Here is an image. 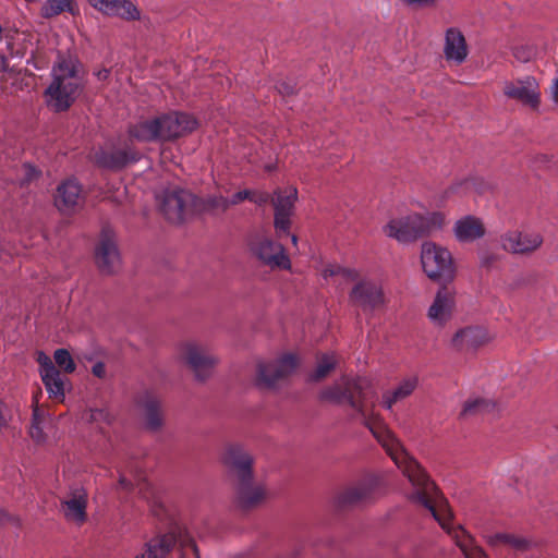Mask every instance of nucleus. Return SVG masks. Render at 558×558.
Here are the masks:
<instances>
[{"instance_id":"f257e3e1","label":"nucleus","mask_w":558,"mask_h":558,"mask_svg":"<svg viewBox=\"0 0 558 558\" xmlns=\"http://www.w3.org/2000/svg\"><path fill=\"white\" fill-rule=\"evenodd\" d=\"M367 383L361 378L343 376L339 381L322 389L319 400L333 404H348L363 418L364 425L386 450L395 464L408 477L413 487L410 499L424 506L434 519L451 536L465 558H488L485 550L475 543L473 536L463 526L451 525L452 512L447 499L418 464L403 448L399 439L375 414L366 413Z\"/></svg>"},{"instance_id":"f03ea898","label":"nucleus","mask_w":558,"mask_h":558,"mask_svg":"<svg viewBox=\"0 0 558 558\" xmlns=\"http://www.w3.org/2000/svg\"><path fill=\"white\" fill-rule=\"evenodd\" d=\"M82 78L75 59L62 58L52 69V81L45 92L46 102L54 111L66 110L78 95Z\"/></svg>"},{"instance_id":"7ed1b4c3","label":"nucleus","mask_w":558,"mask_h":558,"mask_svg":"<svg viewBox=\"0 0 558 558\" xmlns=\"http://www.w3.org/2000/svg\"><path fill=\"white\" fill-rule=\"evenodd\" d=\"M197 121L187 113L171 112L141 121L130 129L131 141H168L194 131Z\"/></svg>"},{"instance_id":"20e7f679","label":"nucleus","mask_w":558,"mask_h":558,"mask_svg":"<svg viewBox=\"0 0 558 558\" xmlns=\"http://www.w3.org/2000/svg\"><path fill=\"white\" fill-rule=\"evenodd\" d=\"M444 221L445 217L440 213H432L426 216L409 215L391 220L385 227V233L399 242H411L440 229Z\"/></svg>"},{"instance_id":"39448f33","label":"nucleus","mask_w":558,"mask_h":558,"mask_svg":"<svg viewBox=\"0 0 558 558\" xmlns=\"http://www.w3.org/2000/svg\"><path fill=\"white\" fill-rule=\"evenodd\" d=\"M178 357L194 374L196 380H206L210 377L218 357L210 352L206 344L196 340H186L178 347Z\"/></svg>"},{"instance_id":"423d86ee","label":"nucleus","mask_w":558,"mask_h":558,"mask_svg":"<svg viewBox=\"0 0 558 558\" xmlns=\"http://www.w3.org/2000/svg\"><path fill=\"white\" fill-rule=\"evenodd\" d=\"M296 201V187L290 185L281 190V270H291L290 255L299 252V238L295 233L290 232V217L294 213Z\"/></svg>"},{"instance_id":"0eeeda50","label":"nucleus","mask_w":558,"mask_h":558,"mask_svg":"<svg viewBox=\"0 0 558 558\" xmlns=\"http://www.w3.org/2000/svg\"><path fill=\"white\" fill-rule=\"evenodd\" d=\"M157 199L166 219L173 223L182 222L197 209L195 196L179 187L166 189Z\"/></svg>"},{"instance_id":"6e6552de","label":"nucleus","mask_w":558,"mask_h":558,"mask_svg":"<svg viewBox=\"0 0 558 558\" xmlns=\"http://www.w3.org/2000/svg\"><path fill=\"white\" fill-rule=\"evenodd\" d=\"M422 267L426 276L433 280L449 281L454 276L451 253L432 242H425L421 252Z\"/></svg>"},{"instance_id":"1a4fd4ad","label":"nucleus","mask_w":558,"mask_h":558,"mask_svg":"<svg viewBox=\"0 0 558 558\" xmlns=\"http://www.w3.org/2000/svg\"><path fill=\"white\" fill-rule=\"evenodd\" d=\"M278 229L257 231L248 242L251 254L264 266L271 269L279 267V246L277 243Z\"/></svg>"},{"instance_id":"9d476101","label":"nucleus","mask_w":558,"mask_h":558,"mask_svg":"<svg viewBox=\"0 0 558 558\" xmlns=\"http://www.w3.org/2000/svg\"><path fill=\"white\" fill-rule=\"evenodd\" d=\"M379 487L380 478L375 474H366L338 496V506L351 507L367 502L375 497Z\"/></svg>"},{"instance_id":"9b49d317","label":"nucleus","mask_w":558,"mask_h":558,"mask_svg":"<svg viewBox=\"0 0 558 558\" xmlns=\"http://www.w3.org/2000/svg\"><path fill=\"white\" fill-rule=\"evenodd\" d=\"M350 301L364 313L380 310L386 302L383 288L372 280L359 281L350 292Z\"/></svg>"},{"instance_id":"f8f14e48","label":"nucleus","mask_w":558,"mask_h":558,"mask_svg":"<svg viewBox=\"0 0 558 558\" xmlns=\"http://www.w3.org/2000/svg\"><path fill=\"white\" fill-rule=\"evenodd\" d=\"M486 543L498 558H509L510 555H521L529 551L533 542L522 535L498 532L485 536Z\"/></svg>"},{"instance_id":"ddd939ff","label":"nucleus","mask_w":558,"mask_h":558,"mask_svg":"<svg viewBox=\"0 0 558 558\" xmlns=\"http://www.w3.org/2000/svg\"><path fill=\"white\" fill-rule=\"evenodd\" d=\"M222 461L235 478V483L253 477L252 465L254 460L243 446L229 445L223 451Z\"/></svg>"},{"instance_id":"4468645a","label":"nucleus","mask_w":558,"mask_h":558,"mask_svg":"<svg viewBox=\"0 0 558 558\" xmlns=\"http://www.w3.org/2000/svg\"><path fill=\"white\" fill-rule=\"evenodd\" d=\"M279 384V357H258L255 363L254 385L263 392L276 391Z\"/></svg>"},{"instance_id":"2eb2a0df","label":"nucleus","mask_w":558,"mask_h":558,"mask_svg":"<svg viewBox=\"0 0 558 558\" xmlns=\"http://www.w3.org/2000/svg\"><path fill=\"white\" fill-rule=\"evenodd\" d=\"M505 251L513 254H529L537 250L543 238L535 231H511L500 238Z\"/></svg>"},{"instance_id":"dca6fc26","label":"nucleus","mask_w":558,"mask_h":558,"mask_svg":"<svg viewBox=\"0 0 558 558\" xmlns=\"http://www.w3.org/2000/svg\"><path fill=\"white\" fill-rule=\"evenodd\" d=\"M456 310V293L447 287L438 290L432 305L428 308L427 317L435 326H444L451 318Z\"/></svg>"},{"instance_id":"f3484780","label":"nucleus","mask_w":558,"mask_h":558,"mask_svg":"<svg viewBox=\"0 0 558 558\" xmlns=\"http://www.w3.org/2000/svg\"><path fill=\"white\" fill-rule=\"evenodd\" d=\"M95 258L102 272L112 274L119 268L120 254L113 235L109 231L102 233L96 248Z\"/></svg>"},{"instance_id":"a211bd4d","label":"nucleus","mask_w":558,"mask_h":558,"mask_svg":"<svg viewBox=\"0 0 558 558\" xmlns=\"http://www.w3.org/2000/svg\"><path fill=\"white\" fill-rule=\"evenodd\" d=\"M504 93L507 97L519 100L532 108L537 107L539 102L537 84L535 80L530 76L524 80L506 83Z\"/></svg>"},{"instance_id":"6ab92c4d","label":"nucleus","mask_w":558,"mask_h":558,"mask_svg":"<svg viewBox=\"0 0 558 558\" xmlns=\"http://www.w3.org/2000/svg\"><path fill=\"white\" fill-rule=\"evenodd\" d=\"M239 502L245 508L263 504L269 496V488L263 483L253 482V477L235 483Z\"/></svg>"},{"instance_id":"aec40b11","label":"nucleus","mask_w":558,"mask_h":558,"mask_svg":"<svg viewBox=\"0 0 558 558\" xmlns=\"http://www.w3.org/2000/svg\"><path fill=\"white\" fill-rule=\"evenodd\" d=\"M488 331L480 326L459 329L452 337V347L459 351L476 350L489 341Z\"/></svg>"},{"instance_id":"412c9836","label":"nucleus","mask_w":558,"mask_h":558,"mask_svg":"<svg viewBox=\"0 0 558 558\" xmlns=\"http://www.w3.org/2000/svg\"><path fill=\"white\" fill-rule=\"evenodd\" d=\"M93 159L102 168L117 169L135 160L136 154L129 145H125L124 148L99 149L94 154Z\"/></svg>"},{"instance_id":"4be33fe9","label":"nucleus","mask_w":558,"mask_h":558,"mask_svg":"<svg viewBox=\"0 0 558 558\" xmlns=\"http://www.w3.org/2000/svg\"><path fill=\"white\" fill-rule=\"evenodd\" d=\"M444 53L447 61L461 64L465 61L469 49L464 35L456 27H450L446 32Z\"/></svg>"},{"instance_id":"5701e85b","label":"nucleus","mask_w":558,"mask_h":558,"mask_svg":"<svg viewBox=\"0 0 558 558\" xmlns=\"http://www.w3.org/2000/svg\"><path fill=\"white\" fill-rule=\"evenodd\" d=\"M87 495L83 487H75L62 501V510L68 520L82 523L85 521Z\"/></svg>"},{"instance_id":"b1692460","label":"nucleus","mask_w":558,"mask_h":558,"mask_svg":"<svg viewBox=\"0 0 558 558\" xmlns=\"http://www.w3.org/2000/svg\"><path fill=\"white\" fill-rule=\"evenodd\" d=\"M81 199L82 189L74 179H69L58 186L54 203L61 211L65 213L76 208L81 204Z\"/></svg>"},{"instance_id":"393cba45","label":"nucleus","mask_w":558,"mask_h":558,"mask_svg":"<svg viewBox=\"0 0 558 558\" xmlns=\"http://www.w3.org/2000/svg\"><path fill=\"white\" fill-rule=\"evenodd\" d=\"M459 242H473L485 234V227L481 219L474 216H465L459 219L453 228Z\"/></svg>"},{"instance_id":"a878e982","label":"nucleus","mask_w":558,"mask_h":558,"mask_svg":"<svg viewBox=\"0 0 558 558\" xmlns=\"http://www.w3.org/2000/svg\"><path fill=\"white\" fill-rule=\"evenodd\" d=\"M138 405L146 427L151 430L158 429L162 425V414L158 398L146 392L140 399Z\"/></svg>"},{"instance_id":"bb28decb","label":"nucleus","mask_w":558,"mask_h":558,"mask_svg":"<svg viewBox=\"0 0 558 558\" xmlns=\"http://www.w3.org/2000/svg\"><path fill=\"white\" fill-rule=\"evenodd\" d=\"M418 378L410 376L403 378L396 388L383 393L381 405L387 410H392L393 405L410 397L417 388Z\"/></svg>"},{"instance_id":"cd10ccee","label":"nucleus","mask_w":558,"mask_h":558,"mask_svg":"<svg viewBox=\"0 0 558 558\" xmlns=\"http://www.w3.org/2000/svg\"><path fill=\"white\" fill-rule=\"evenodd\" d=\"M49 423L50 418L35 399L33 404V420L29 427V435L35 442L43 444L47 440V428Z\"/></svg>"},{"instance_id":"c85d7f7f","label":"nucleus","mask_w":558,"mask_h":558,"mask_svg":"<svg viewBox=\"0 0 558 558\" xmlns=\"http://www.w3.org/2000/svg\"><path fill=\"white\" fill-rule=\"evenodd\" d=\"M175 543L173 534L162 535L151 539L146 545L144 553L136 555L134 558H165Z\"/></svg>"},{"instance_id":"c756f323","label":"nucleus","mask_w":558,"mask_h":558,"mask_svg":"<svg viewBox=\"0 0 558 558\" xmlns=\"http://www.w3.org/2000/svg\"><path fill=\"white\" fill-rule=\"evenodd\" d=\"M64 12L72 15L78 13L75 0H46L40 8V14L45 19H51Z\"/></svg>"},{"instance_id":"7c9ffc66","label":"nucleus","mask_w":558,"mask_h":558,"mask_svg":"<svg viewBox=\"0 0 558 558\" xmlns=\"http://www.w3.org/2000/svg\"><path fill=\"white\" fill-rule=\"evenodd\" d=\"M335 354L324 353L317 357V364L314 371L308 375V381L319 383L327 378L337 366Z\"/></svg>"},{"instance_id":"2f4dec72","label":"nucleus","mask_w":558,"mask_h":558,"mask_svg":"<svg viewBox=\"0 0 558 558\" xmlns=\"http://www.w3.org/2000/svg\"><path fill=\"white\" fill-rule=\"evenodd\" d=\"M41 380L50 398L62 401L64 398L65 381L58 369L41 375Z\"/></svg>"},{"instance_id":"473e14b6","label":"nucleus","mask_w":558,"mask_h":558,"mask_svg":"<svg viewBox=\"0 0 558 558\" xmlns=\"http://www.w3.org/2000/svg\"><path fill=\"white\" fill-rule=\"evenodd\" d=\"M110 10L106 13L109 16L121 17L124 20L140 19V11L130 0H110Z\"/></svg>"},{"instance_id":"72a5a7b5","label":"nucleus","mask_w":558,"mask_h":558,"mask_svg":"<svg viewBox=\"0 0 558 558\" xmlns=\"http://www.w3.org/2000/svg\"><path fill=\"white\" fill-rule=\"evenodd\" d=\"M496 404L489 400L476 398L468 400L462 409V416L475 415L478 413H488L495 409Z\"/></svg>"},{"instance_id":"f704fd0d","label":"nucleus","mask_w":558,"mask_h":558,"mask_svg":"<svg viewBox=\"0 0 558 558\" xmlns=\"http://www.w3.org/2000/svg\"><path fill=\"white\" fill-rule=\"evenodd\" d=\"M251 202L258 206H264L270 203L274 207V229L279 228V202L274 196L268 192L252 191Z\"/></svg>"},{"instance_id":"c9c22d12","label":"nucleus","mask_w":558,"mask_h":558,"mask_svg":"<svg viewBox=\"0 0 558 558\" xmlns=\"http://www.w3.org/2000/svg\"><path fill=\"white\" fill-rule=\"evenodd\" d=\"M322 275L325 279H328L330 277L340 276L343 279H345L347 281H354L359 278V274L355 269L341 267V266L335 265V264L327 265L323 269Z\"/></svg>"},{"instance_id":"e433bc0d","label":"nucleus","mask_w":558,"mask_h":558,"mask_svg":"<svg viewBox=\"0 0 558 558\" xmlns=\"http://www.w3.org/2000/svg\"><path fill=\"white\" fill-rule=\"evenodd\" d=\"M229 208V198L223 196H211L205 202H199L197 199V209L196 211L207 210L213 213L225 211Z\"/></svg>"},{"instance_id":"4c0bfd02","label":"nucleus","mask_w":558,"mask_h":558,"mask_svg":"<svg viewBox=\"0 0 558 558\" xmlns=\"http://www.w3.org/2000/svg\"><path fill=\"white\" fill-rule=\"evenodd\" d=\"M54 361L57 365L65 373H72L75 369V364L65 349H58L54 352Z\"/></svg>"},{"instance_id":"58836bf2","label":"nucleus","mask_w":558,"mask_h":558,"mask_svg":"<svg viewBox=\"0 0 558 558\" xmlns=\"http://www.w3.org/2000/svg\"><path fill=\"white\" fill-rule=\"evenodd\" d=\"M300 365V359L293 353H281V378L293 373Z\"/></svg>"},{"instance_id":"ea45409f","label":"nucleus","mask_w":558,"mask_h":558,"mask_svg":"<svg viewBox=\"0 0 558 558\" xmlns=\"http://www.w3.org/2000/svg\"><path fill=\"white\" fill-rule=\"evenodd\" d=\"M85 418L90 421V422H106V423H110L111 415L105 409H94V410H89L87 412Z\"/></svg>"},{"instance_id":"a19ab883","label":"nucleus","mask_w":558,"mask_h":558,"mask_svg":"<svg viewBox=\"0 0 558 558\" xmlns=\"http://www.w3.org/2000/svg\"><path fill=\"white\" fill-rule=\"evenodd\" d=\"M37 362L39 364L40 376L45 375V373H49L52 372L53 369H57L51 359L43 352H39L37 354Z\"/></svg>"},{"instance_id":"79ce46f5","label":"nucleus","mask_w":558,"mask_h":558,"mask_svg":"<svg viewBox=\"0 0 558 558\" xmlns=\"http://www.w3.org/2000/svg\"><path fill=\"white\" fill-rule=\"evenodd\" d=\"M252 191L251 190H243L240 192H236L232 195L231 198H229V207L231 205H236L245 199L251 201Z\"/></svg>"},{"instance_id":"37998d69","label":"nucleus","mask_w":558,"mask_h":558,"mask_svg":"<svg viewBox=\"0 0 558 558\" xmlns=\"http://www.w3.org/2000/svg\"><path fill=\"white\" fill-rule=\"evenodd\" d=\"M533 50L531 48H515L514 57L520 61H529L533 56Z\"/></svg>"},{"instance_id":"c03bdc74","label":"nucleus","mask_w":558,"mask_h":558,"mask_svg":"<svg viewBox=\"0 0 558 558\" xmlns=\"http://www.w3.org/2000/svg\"><path fill=\"white\" fill-rule=\"evenodd\" d=\"M89 4L96 9L97 11L106 14L108 10H110L109 1L110 0H87Z\"/></svg>"},{"instance_id":"a18cd8bd","label":"nucleus","mask_w":558,"mask_h":558,"mask_svg":"<svg viewBox=\"0 0 558 558\" xmlns=\"http://www.w3.org/2000/svg\"><path fill=\"white\" fill-rule=\"evenodd\" d=\"M403 2L414 8H429L435 4L436 0H403Z\"/></svg>"},{"instance_id":"49530a36","label":"nucleus","mask_w":558,"mask_h":558,"mask_svg":"<svg viewBox=\"0 0 558 558\" xmlns=\"http://www.w3.org/2000/svg\"><path fill=\"white\" fill-rule=\"evenodd\" d=\"M109 74H110V72H109V70H107V69H101V70H99L98 72H96V76H97V78H98L99 81H105V80H107V78L109 77Z\"/></svg>"},{"instance_id":"de8ad7c7","label":"nucleus","mask_w":558,"mask_h":558,"mask_svg":"<svg viewBox=\"0 0 558 558\" xmlns=\"http://www.w3.org/2000/svg\"><path fill=\"white\" fill-rule=\"evenodd\" d=\"M119 486L123 489H129L132 483L123 475L120 476Z\"/></svg>"},{"instance_id":"09e8293b","label":"nucleus","mask_w":558,"mask_h":558,"mask_svg":"<svg viewBox=\"0 0 558 558\" xmlns=\"http://www.w3.org/2000/svg\"><path fill=\"white\" fill-rule=\"evenodd\" d=\"M4 410H5L4 404L0 402V429L3 426H5V424H7V420H5V415H4Z\"/></svg>"},{"instance_id":"8fccbe9b","label":"nucleus","mask_w":558,"mask_h":558,"mask_svg":"<svg viewBox=\"0 0 558 558\" xmlns=\"http://www.w3.org/2000/svg\"><path fill=\"white\" fill-rule=\"evenodd\" d=\"M104 365L102 364H96L94 365L93 367V373L98 376V377H101L104 375Z\"/></svg>"},{"instance_id":"3c124183","label":"nucleus","mask_w":558,"mask_h":558,"mask_svg":"<svg viewBox=\"0 0 558 558\" xmlns=\"http://www.w3.org/2000/svg\"><path fill=\"white\" fill-rule=\"evenodd\" d=\"M553 98L556 104H558V78L555 81L553 86Z\"/></svg>"},{"instance_id":"603ef678","label":"nucleus","mask_w":558,"mask_h":558,"mask_svg":"<svg viewBox=\"0 0 558 558\" xmlns=\"http://www.w3.org/2000/svg\"><path fill=\"white\" fill-rule=\"evenodd\" d=\"M293 93H294V88L293 87L288 86V85H284V86L281 85V90H280L281 96L283 94L290 95V94H293Z\"/></svg>"},{"instance_id":"864d4df0","label":"nucleus","mask_w":558,"mask_h":558,"mask_svg":"<svg viewBox=\"0 0 558 558\" xmlns=\"http://www.w3.org/2000/svg\"><path fill=\"white\" fill-rule=\"evenodd\" d=\"M2 63H3L2 70L5 72L4 80H9L13 75V71H8L7 70V65H5V61L4 60H3Z\"/></svg>"}]
</instances>
